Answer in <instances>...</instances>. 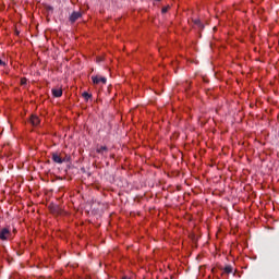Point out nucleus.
Masks as SVG:
<instances>
[{
    "label": "nucleus",
    "instance_id": "7ed1b4c3",
    "mask_svg": "<svg viewBox=\"0 0 279 279\" xmlns=\"http://www.w3.org/2000/svg\"><path fill=\"white\" fill-rule=\"evenodd\" d=\"M52 161L56 162L57 165H62L63 163L62 155L58 153H52Z\"/></svg>",
    "mask_w": 279,
    "mask_h": 279
},
{
    "label": "nucleus",
    "instance_id": "6e6552de",
    "mask_svg": "<svg viewBox=\"0 0 279 279\" xmlns=\"http://www.w3.org/2000/svg\"><path fill=\"white\" fill-rule=\"evenodd\" d=\"M82 97H84V99H85L86 101H88V99H90V97H93V95L88 94V92H84V93L82 94Z\"/></svg>",
    "mask_w": 279,
    "mask_h": 279
},
{
    "label": "nucleus",
    "instance_id": "f257e3e1",
    "mask_svg": "<svg viewBox=\"0 0 279 279\" xmlns=\"http://www.w3.org/2000/svg\"><path fill=\"white\" fill-rule=\"evenodd\" d=\"M12 235V232L8 228H3L0 230V240L1 241H8L10 236Z\"/></svg>",
    "mask_w": 279,
    "mask_h": 279
},
{
    "label": "nucleus",
    "instance_id": "39448f33",
    "mask_svg": "<svg viewBox=\"0 0 279 279\" xmlns=\"http://www.w3.org/2000/svg\"><path fill=\"white\" fill-rule=\"evenodd\" d=\"M31 123L32 125H39L40 124V119L37 116H32L31 117Z\"/></svg>",
    "mask_w": 279,
    "mask_h": 279
},
{
    "label": "nucleus",
    "instance_id": "f03ea898",
    "mask_svg": "<svg viewBox=\"0 0 279 279\" xmlns=\"http://www.w3.org/2000/svg\"><path fill=\"white\" fill-rule=\"evenodd\" d=\"M93 84H106V77L100 75H93L92 76Z\"/></svg>",
    "mask_w": 279,
    "mask_h": 279
},
{
    "label": "nucleus",
    "instance_id": "f8f14e48",
    "mask_svg": "<svg viewBox=\"0 0 279 279\" xmlns=\"http://www.w3.org/2000/svg\"><path fill=\"white\" fill-rule=\"evenodd\" d=\"M0 66H5V61L0 59Z\"/></svg>",
    "mask_w": 279,
    "mask_h": 279
},
{
    "label": "nucleus",
    "instance_id": "0eeeda50",
    "mask_svg": "<svg viewBox=\"0 0 279 279\" xmlns=\"http://www.w3.org/2000/svg\"><path fill=\"white\" fill-rule=\"evenodd\" d=\"M232 271H234V268H232L231 265H227V266L223 268V274H232Z\"/></svg>",
    "mask_w": 279,
    "mask_h": 279
},
{
    "label": "nucleus",
    "instance_id": "4468645a",
    "mask_svg": "<svg viewBox=\"0 0 279 279\" xmlns=\"http://www.w3.org/2000/svg\"><path fill=\"white\" fill-rule=\"evenodd\" d=\"M47 10H49L50 12H53V7L49 5L47 7Z\"/></svg>",
    "mask_w": 279,
    "mask_h": 279
},
{
    "label": "nucleus",
    "instance_id": "20e7f679",
    "mask_svg": "<svg viewBox=\"0 0 279 279\" xmlns=\"http://www.w3.org/2000/svg\"><path fill=\"white\" fill-rule=\"evenodd\" d=\"M78 19H82V12L74 11L70 15V22H72V23H75V21H77Z\"/></svg>",
    "mask_w": 279,
    "mask_h": 279
},
{
    "label": "nucleus",
    "instance_id": "2eb2a0df",
    "mask_svg": "<svg viewBox=\"0 0 279 279\" xmlns=\"http://www.w3.org/2000/svg\"><path fill=\"white\" fill-rule=\"evenodd\" d=\"M111 89H112V85H110V86L107 88L108 93H110Z\"/></svg>",
    "mask_w": 279,
    "mask_h": 279
},
{
    "label": "nucleus",
    "instance_id": "f3484780",
    "mask_svg": "<svg viewBox=\"0 0 279 279\" xmlns=\"http://www.w3.org/2000/svg\"><path fill=\"white\" fill-rule=\"evenodd\" d=\"M123 279H130V278H128V277H124Z\"/></svg>",
    "mask_w": 279,
    "mask_h": 279
},
{
    "label": "nucleus",
    "instance_id": "dca6fc26",
    "mask_svg": "<svg viewBox=\"0 0 279 279\" xmlns=\"http://www.w3.org/2000/svg\"><path fill=\"white\" fill-rule=\"evenodd\" d=\"M27 83V81H25V80H22V84H26Z\"/></svg>",
    "mask_w": 279,
    "mask_h": 279
},
{
    "label": "nucleus",
    "instance_id": "423d86ee",
    "mask_svg": "<svg viewBox=\"0 0 279 279\" xmlns=\"http://www.w3.org/2000/svg\"><path fill=\"white\" fill-rule=\"evenodd\" d=\"M53 97H60L62 95V88H52Z\"/></svg>",
    "mask_w": 279,
    "mask_h": 279
},
{
    "label": "nucleus",
    "instance_id": "ddd939ff",
    "mask_svg": "<svg viewBox=\"0 0 279 279\" xmlns=\"http://www.w3.org/2000/svg\"><path fill=\"white\" fill-rule=\"evenodd\" d=\"M167 11H168V8H163V9L161 10L162 14H167Z\"/></svg>",
    "mask_w": 279,
    "mask_h": 279
},
{
    "label": "nucleus",
    "instance_id": "9d476101",
    "mask_svg": "<svg viewBox=\"0 0 279 279\" xmlns=\"http://www.w3.org/2000/svg\"><path fill=\"white\" fill-rule=\"evenodd\" d=\"M63 162H71V156L65 155L64 157H62Z\"/></svg>",
    "mask_w": 279,
    "mask_h": 279
},
{
    "label": "nucleus",
    "instance_id": "1a4fd4ad",
    "mask_svg": "<svg viewBox=\"0 0 279 279\" xmlns=\"http://www.w3.org/2000/svg\"><path fill=\"white\" fill-rule=\"evenodd\" d=\"M104 151H106V146H100L97 148V154H104Z\"/></svg>",
    "mask_w": 279,
    "mask_h": 279
},
{
    "label": "nucleus",
    "instance_id": "9b49d317",
    "mask_svg": "<svg viewBox=\"0 0 279 279\" xmlns=\"http://www.w3.org/2000/svg\"><path fill=\"white\" fill-rule=\"evenodd\" d=\"M194 24L197 25L198 27H202V28L204 27V25L202 24V21L199 20H195Z\"/></svg>",
    "mask_w": 279,
    "mask_h": 279
},
{
    "label": "nucleus",
    "instance_id": "a211bd4d",
    "mask_svg": "<svg viewBox=\"0 0 279 279\" xmlns=\"http://www.w3.org/2000/svg\"><path fill=\"white\" fill-rule=\"evenodd\" d=\"M156 1H161V0H156Z\"/></svg>",
    "mask_w": 279,
    "mask_h": 279
}]
</instances>
